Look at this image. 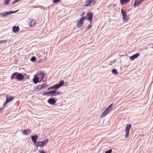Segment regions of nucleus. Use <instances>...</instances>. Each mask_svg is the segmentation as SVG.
Returning a JSON list of instances; mask_svg holds the SVG:
<instances>
[{"instance_id":"obj_1","label":"nucleus","mask_w":153,"mask_h":153,"mask_svg":"<svg viewBox=\"0 0 153 153\" xmlns=\"http://www.w3.org/2000/svg\"><path fill=\"white\" fill-rule=\"evenodd\" d=\"M48 140V139H47L44 141H38L35 144V145L37 147H42L47 144Z\"/></svg>"},{"instance_id":"obj_2","label":"nucleus","mask_w":153,"mask_h":153,"mask_svg":"<svg viewBox=\"0 0 153 153\" xmlns=\"http://www.w3.org/2000/svg\"><path fill=\"white\" fill-rule=\"evenodd\" d=\"M45 73L42 71V72H39L37 74V75L38 76V77L39 79H40L39 82L41 81L44 82L43 80L44 77V76L45 75Z\"/></svg>"},{"instance_id":"obj_3","label":"nucleus","mask_w":153,"mask_h":153,"mask_svg":"<svg viewBox=\"0 0 153 153\" xmlns=\"http://www.w3.org/2000/svg\"><path fill=\"white\" fill-rule=\"evenodd\" d=\"M131 127V125L130 124H127L126 126L125 130L126 134L125 135V138H127L129 136V131Z\"/></svg>"},{"instance_id":"obj_4","label":"nucleus","mask_w":153,"mask_h":153,"mask_svg":"<svg viewBox=\"0 0 153 153\" xmlns=\"http://www.w3.org/2000/svg\"><path fill=\"white\" fill-rule=\"evenodd\" d=\"M18 11V10H16L15 11H9L5 12L2 13H0V16L1 17L6 16L9 14L16 13Z\"/></svg>"},{"instance_id":"obj_5","label":"nucleus","mask_w":153,"mask_h":153,"mask_svg":"<svg viewBox=\"0 0 153 153\" xmlns=\"http://www.w3.org/2000/svg\"><path fill=\"white\" fill-rule=\"evenodd\" d=\"M93 13H92L89 12L87 13L86 16V20L90 22H91L92 20Z\"/></svg>"},{"instance_id":"obj_6","label":"nucleus","mask_w":153,"mask_h":153,"mask_svg":"<svg viewBox=\"0 0 153 153\" xmlns=\"http://www.w3.org/2000/svg\"><path fill=\"white\" fill-rule=\"evenodd\" d=\"M31 130L29 129L24 130L22 131L23 134L25 135H29L31 134Z\"/></svg>"},{"instance_id":"obj_7","label":"nucleus","mask_w":153,"mask_h":153,"mask_svg":"<svg viewBox=\"0 0 153 153\" xmlns=\"http://www.w3.org/2000/svg\"><path fill=\"white\" fill-rule=\"evenodd\" d=\"M29 20L30 21L29 23V25L30 27H33L35 25V21L34 19L32 18H30Z\"/></svg>"},{"instance_id":"obj_8","label":"nucleus","mask_w":153,"mask_h":153,"mask_svg":"<svg viewBox=\"0 0 153 153\" xmlns=\"http://www.w3.org/2000/svg\"><path fill=\"white\" fill-rule=\"evenodd\" d=\"M31 140L33 142L35 143H36V141L38 139V136L37 135H32L31 136Z\"/></svg>"},{"instance_id":"obj_9","label":"nucleus","mask_w":153,"mask_h":153,"mask_svg":"<svg viewBox=\"0 0 153 153\" xmlns=\"http://www.w3.org/2000/svg\"><path fill=\"white\" fill-rule=\"evenodd\" d=\"M48 102L51 105H53L56 102V101L53 98H51L48 100Z\"/></svg>"},{"instance_id":"obj_10","label":"nucleus","mask_w":153,"mask_h":153,"mask_svg":"<svg viewBox=\"0 0 153 153\" xmlns=\"http://www.w3.org/2000/svg\"><path fill=\"white\" fill-rule=\"evenodd\" d=\"M17 78V80H20L24 78V76L22 74L18 72Z\"/></svg>"},{"instance_id":"obj_11","label":"nucleus","mask_w":153,"mask_h":153,"mask_svg":"<svg viewBox=\"0 0 153 153\" xmlns=\"http://www.w3.org/2000/svg\"><path fill=\"white\" fill-rule=\"evenodd\" d=\"M139 53H137L130 57V59L132 60H134L135 59L137 58L139 55Z\"/></svg>"},{"instance_id":"obj_12","label":"nucleus","mask_w":153,"mask_h":153,"mask_svg":"<svg viewBox=\"0 0 153 153\" xmlns=\"http://www.w3.org/2000/svg\"><path fill=\"white\" fill-rule=\"evenodd\" d=\"M83 23V21L80 19L77 22V26L78 27H81Z\"/></svg>"},{"instance_id":"obj_13","label":"nucleus","mask_w":153,"mask_h":153,"mask_svg":"<svg viewBox=\"0 0 153 153\" xmlns=\"http://www.w3.org/2000/svg\"><path fill=\"white\" fill-rule=\"evenodd\" d=\"M19 30V28L18 26H14L13 27V30L14 33H17L18 32Z\"/></svg>"},{"instance_id":"obj_14","label":"nucleus","mask_w":153,"mask_h":153,"mask_svg":"<svg viewBox=\"0 0 153 153\" xmlns=\"http://www.w3.org/2000/svg\"><path fill=\"white\" fill-rule=\"evenodd\" d=\"M18 72H15L11 76V78L13 80V79H15L17 80V74Z\"/></svg>"},{"instance_id":"obj_15","label":"nucleus","mask_w":153,"mask_h":153,"mask_svg":"<svg viewBox=\"0 0 153 153\" xmlns=\"http://www.w3.org/2000/svg\"><path fill=\"white\" fill-rule=\"evenodd\" d=\"M14 97H7V98H6V102L5 103V104H4V105L6 104V103L12 100L14 98Z\"/></svg>"},{"instance_id":"obj_16","label":"nucleus","mask_w":153,"mask_h":153,"mask_svg":"<svg viewBox=\"0 0 153 153\" xmlns=\"http://www.w3.org/2000/svg\"><path fill=\"white\" fill-rule=\"evenodd\" d=\"M109 112V111L106 110V109L101 114V117H103L105 116L106 114H107Z\"/></svg>"},{"instance_id":"obj_17","label":"nucleus","mask_w":153,"mask_h":153,"mask_svg":"<svg viewBox=\"0 0 153 153\" xmlns=\"http://www.w3.org/2000/svg\"><path fill=\"white\" fill-rule=\"evenodd\" d=\"M140 4V1L139 0H135L134 4H133L134 7H135L137 6Z\"/></svg>"},{"instance_id":"obj_18","label":"nucleus","mask_w":153,"mask_h":153,"mask_svg":"<svg viewBox=\"0 0 153 153\" xmlns=\"http://www.w3.org/2000/svg\"><path fill=\"white\" fill-rule=\"evenodd\" d=\"M47 86V85H46L44 83L42 85H38V87L37 88H39V90H41L43 88Z\"/></svg>"},{"instance_id":"obj_19","label":"nucleus","mask_w":153,"mask_h":153,"mask_svg":"<svg viewBox=\"0 0 153 153\" xmlns=\"http://www.w3.org/2000/svg\"><path fill=\"white\" fill-rule=\"evenodd\" d=\"M56 90H54L53 91H50V95H51V97H52L53 96H56Z\"/></svg>"},{"instance_id":"obj_20","label":"nucleus","mask_w":153,"mask_h":153,"mask_svg":"<svg viewBox=\"0 0 153 153\" xmlns=\"http://www.w3.org/2000/svg\"><path fill=\"white\" fill-rule=\"evenodd\" d=\"M39 79L37 76H35L33 79V81L35 83H37L39 81Z\"/></svg>"},{"instance_id":"obj_21","label":"nucleus","mask_w":153,"mask_h":153,"mask_svg":"<svg viewBox=\"0 0 153 153\" xmlns=\"http://www.w3.org/2000/svg\"><path fill=\"white\" fill-rule=\"evenodd\" d=\"M120 1L121 5L127 3L130 1V0H120Z\"/></svg>"},{"instance_id":"obj_22","label":"nucleus","mask_w":153,"mask_h":153,"mask_svg":"<svg viewBox=\"0 0 153 153\" xmlns=\"http://www.w3.org/2000/svg\"><path fill=\"white\" fill-rule=\"evenodd\" d=\"M121 11L122 16L126 15V12L123 9H122L121 10Z\"/></svg>"},{"instance_id":"obj_23","label":"nucleus","mask_w":153,"mask_h":153,"mask_svg":"<svg viewBox=\"0 0 153 153\" xmlns=\"http://www.w3.org/2000/svg\"><path fill=\"white\" fill-rule=\"evenodd\" d=\"M53 85H54V90H56L57 89L59 88L60 87L59 86V84H56Z\"/></svg>"},{"instance_id":"obj_24","label":"nucleus","mask_w":153,"mask_h":153,"mask_svg":"<svg viewBox=\"0 0 153 153\" xmlns=\"http://www.w3.org/2000/svg\"><path fill=\"white\" fill-rule=\"evenodd\" d=\"M123 20L126 22H127V20L128 19V18L126 16H122Z\"/></svg>"},{"instance_id":"obj_25","label":"nucleus","mask_w":153,"mask_h":153,"mask_svg":"<svg viewBox=\"0 0 153 153\" xmlns=\"http://www.w3.org/2000/svg\"><path fill=\"white\" fill-rule=\"evenodd\" d=\"M64 83V80H61L58 84H59V86L61 87L63 85Z\"/></svg>"},{"instance_id":"obj_26","label":"nucleus","mask_w":153,"mask_h":153,"mask_svg":"<svg viewBox=\"0 0 153 153\" xmlns=\"http://www.w3.org/2000/svg\"><path fill=\"white\" fill-rule=\"evenodd\" d=\"M11 0H4L5 2L4 4L5 5H8L9 2Z\"/></svg>"},{"instance_id":"obj_27","label":"nucleus","mask_w":153,"mask_h":153,"mask_svg":"<svg viewBox=\"0 0 153 153\" xmlns=\"http://www.w3.org/2000/svg\"><path fill=\"white\" fill-rule=\"evenodd\" d=\"M112 72L114 74H116L117 73V70L115 69H114L112 70Z\"/></svg>"},{"instance_id":"obj_28","label":"nucleus","mask_w":153,"mask_h":153,"mask_svg":"<svg viewBox=\"0 0 153 153\" xmlns=\"http://www.w3.org/2000/svg\"><path fill=\"white\" fill-rule=\"evenodd\" d=\"M31 61L32 62H34L36 61V58L35 57L33 56L31 59Z\"/></svg>"},{"instance_id":"obj_29","label":"nucleus","mask_w":153,"mask_h":153,"mask_svg":"<svg viewBox=\"0 0 153 153\" xmlns=\"http://www.w3.org/2000/svg\"><path fill=\"white\" fill-rule=\"evenodd\" d=\"M42 94L43 95H46L48 96H49V95H50V91L48 92L44 93L43 94Z\"/></svg>"},{"instance_id":"obj_30","label":"nucleus","mask_w":153,"mask_h":153,"mask_svg":"<svg viewBox=\"0 0 153 153\" xmlns=\"http://www.w3.org/2000/svg\"><path fill=\"white\" fill-rule=\"evenodd\" d=\"M113 104H111L109 106H108L106 109V110L108 111L112 107Z\"/></svg>"},{"instance_id":"obj_31","label":"nucleus","mask_w":153,"mask_h":153,"mask_svg":"<svg viewBox=\"0 0 153 153\" xmlns=\"http://www.w3.org/2000/svg\"><path fill=\"white\" fill-rule=\"evenodd\" d=\"M60 0H53L52 2L53 3H56L59 2Z\"/></svg>"},{"instance_id":"obj_32","label":"nucleus","mask_w":153,"mask_h":153,"mask_svg":"<svg viewBox=\"0 0 153 153\" xmlns=\"http://www.w3.org/2000/svg\"><path fill=\"white\" fill-rule=\"evenodd\" d=\"M7 42V40H2L0 41V44H2L3 43H5Z\"/></svg>"},{"instance_id":"obj_33","label":"nucleus","mask_w":153,"mask_h":153,"mask_svg":"<svg viewBox=\"0 0 153 153\" xmlns=\"http://www.w3.org/2000/svg\"><path fill=\"white\" fill-rule=\"evenodd\" d=\"M112 152V149H110L105 152V153H111Z\"/></svg>"},{"instance_id":"obj_34","label":"nucleus","mask_w":153,"mask_h":153,"mask_svg":"<svg viewBox=\"0 0 153 153\" xmlns=\"http://www.w3.org/2000/svg\"><path fill=\"white\" fill-rule=\"evenodd\" d=\"M91 27H92V25L91 24H90L88 25V26H87V27L86 28V29L87 30H88L89 29L91 28Z\"/></svg>"},{"instance_id":"obj_35","label":"nucleus","mask_w":153,"mask_h":153,"mask_svg":"<svg viewBox=\"0 0 153 153\" xmlns=\"http://www.w3.org/2000/svg\"><path fill=\"white\" fill-rule=\"evenodd\" d=\"M86 17H83L82 16L80 19L82 20L83 21L85 19H86Z\"/></svg>"},{"instance_id":"obj_36","label":"nucleus","mask_w":153,"mask_h":153,"mask_svg":"<svg viewBox=\"0 0 153 153\" xmlns=\"http://www.w3.org/2000/svg\"><path fill=\"white\" fill-rule=\"evenodd\" d=\"M56 96L57 95H59L60 94V93L59 91H56Z\"/></svg>"},{"instance_id":"obj_37","label":"nucleus","mask_w":153,"mask_h":153,"mask_svg":"<svg viewBox=\"0 0 153 153\" xmlns=\"http://www.w3.org/2000/svg\"><path fill=\"white\" fill-rule=\"evenodd\" d=\"M92 2V1L91 0H88V1H87V3H88V4H89V5H90V4H91V3Z\"/></svg>"},{"instance_id":"obj_38","label":"nucleus","mask_w":153,"mask_h":153,"mask_svg":"<svg viewBox=\"0 0 153 153\" xmlns=\"http://www.w3.org/2000/svg\"><path fill=\"white\" fill-rule=\"evenodd\" d=\"M54 85H53L50 88H49L48 89V90H49L50 89H54Z\"/></svg>"},{"instance_id":"obj_39","label":"nucleus","mask_w":153,"mask_h":153,"mask_svg":"<svg viewBox=\"0 0 153 153\" xmlns=\"http://www.w3.org/2000/svg\"><path fill=\"white\" fill-rule=\"evenodd\" d=\"M85 14L84 12H82L80 14V15L82 16H83Z\"/></svg>"},{"instance_id":"obj_40","label":"nucleus","mask_w":153,"mask_h":153,"mask_svg":"<svg viewBox=\"0 0 153 153\" xmlns=\"http://www.w3.org/2000/svg\"><path fill=\"white\" fill-rule=\"evenodd\" d=\"M39 151L40 152V153H45V152H44V151H42V150H41V151L39 150Z\"/></svg>"},{"instance_id":"obj_41","label":"nucleus","mask_w":153,"mask_h":153,"mask_svg":"<svg viewBox=\"0 0 153 153\" xmlns=\"http://www.w3.org/2000/svg\"><path fill=\"white\" fill-rule=\"evenodd\" d=\"M85 6H89V4H88V3H86V4L85 5Z\"/></svg>"},{"instance_id":"obj_42","label":"nucleus","mask_w":153,"mask_h":153,"mask_svg":"<svg viewBox=\"0 0 153 153\" xmlns=\"http://www.w3.org/2000/svg\"><path fill=\"white\" fill-rule=\"evenodd\" d=\"M139 1H140V4H141V3L143 2V0H139Z\"/></svg>"},{"instance_id":"obj_43","label":"nucleus","mask_w":153,"mask_h":153,"mask_svg":"<svg viewBox=\"0 0 153 153\" xmlns=\"http://www.w3.org/2000/svg\"><path fill=\"white\" fill-rule=\"evenodd\" d=\"M2 108H0V111H1V110H2Z\"/></svg>"},{"instance_id":"obj_44","label":"nucleus","mask_w":153,"mask_h":153,"mask_svg":"<svg viewBox=\"0 0 153 153\" xmlns=\"http://www.w3.org/2000/svg\"><path fill=\"white\" fill-rule=\"evenodd\" d=\"M91 0V1H92V2L93 1H94V0Z\"/></svg>"}]
</instances>
